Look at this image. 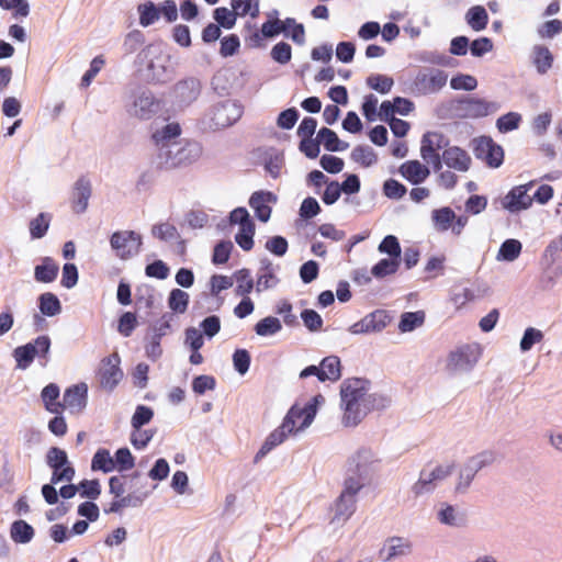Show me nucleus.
Returning a JSON list of instances; mask_svg holds the SVG:
<instances>
[{
	"instance_id": "13",
	"label": "nucleus",
	"mask_w": 562,
	"mask_h": 562,
	"mask_svg": "<svg viewBox=\"0 0 562 562\" xmlns=\"http://www.w3.org/2000/svg\"><path fill=\"white\" fill-rule=\"evenodd\" d=\"M436 519L439 524L450 528H464L468 516L464 509L448 502H441L436 507Z\"/></svg>"
},
{
	"instance_id": "47",
	"label": "nucleus",
	"mask_w": 562,
	"mask_h": 562,
	"mask_svg": "<svg viewBox=\"0 0 562 562\" xmlns=\"http://www.w3.org/2000/svg\"><path fill=\"white\" fill-rule=\"evenodd\" d=\"M137 12L139 14V24L143 27L154 24L159 19V9L151 1L140 3L137 7Z\"/></svg>"
},
{
	"instance_id": "2",
	"label": "nucleus",
	"mask_w": 562,
	"mask_h": 562,
	"mask_svg": "<svg viewBox=\"0 0 562 562\" xmlns=\"http://www.w3.org/2000/svg\"><path fill=\"white\" fill-rule=\"evenodd\" d=\"M325 398L323 395H315L308 403L304 406L299 404H294L288 414L285 415L282 425L273 430L257 454L255 456V461H259L266 454H268L274 447L281 445L290 434H294L307 428L314 420L318 405L323 404Z\"/></svg>"
},
{
	"instance_id": "44",
	"label": "nucleus",
	"mask_w": 562,
	"mask_h": 562,
	"mask_svg": "<svg viewBox=\"0 0 562 562\" xmlns=\"http://www.w3.org/2000/svg\"><path fill=\"white\" fill-rule=\"evenodd\" d=\"M91 468L94 471H102L104 473L112 472L115 470L114 457L110 454L109 450L99 449L92 458Z\"/></svg>"
},
{
	"instance_id": "57",
	"label": "nucleus",
	"mask_w": 562,
	"mask_h": 562,
	"mask_svg": "<svg viewBox=\"0 0 562 562\" xmlns=\"http://www.w3.org/2000/svg\"><path fill=\"white\" fill-rule=\"evenodd\" d=\"M367 85L371 89L385 94L391 91L394 81L391 77L385 75H371L367 78Z\"/></svg>"
},
{
	"instance_id": "22",
	"label": "nucleus",
	"mask_w": 562,
	"mask_h": 562,
	"mask_svg": "<svg viewBox=\"0 0 562 562\" xmlns=\"http://www.w3.org/2000/svg\"><path fill=\"white\" fill-rule=\"evenodd\" d=\"M277 202V195L270 191H256L249 199V205L255 211L257 218L268 222L271 216L270 203Z\"/></svg>"
},
{
	"instance_id": "23",
	"label": "nucleus",
	"mask_w": 562,
	"mask_h": 562,
	"mask_svg": "<svg viewBox=\"0 0 562 562\" xmlns=\"http://www.w3.org/2000/svg\"><path fill=\"white\" fill-rule=\"evenodd\" d=\"M441 157V161L457 171L465 172L471 165V157L468 153L457 146L446 148Z\"/></svg>"
},
{
	"instance_id": "39",
	"label": "nucleus",
	"mask_w": 562,
	"mask_h": 562,
	"mask_svg": "<svg viewBox=\"0 0 562 562\" xmlns=\"http://www.w3.org/2000/svg\"><path fill=\"white\" fill-rule=\"evenodd\" d=\"M452 471L453 465L447 463L438 464L430 470H423L420 473L435 490L442 481L451 475Z\"/></svg>"
},
{
	"instance_id": "25",
	"label": "nucleus",
	"mask_w": 562,
	"mask_h": 562,
	"mask_svg": "<svg viewBox=\"0 0 562 562\" xmlns=\"http://www.w3.org/2000/svg\"><path fill=\"white\" fill-rule=\"evenodd\" d=\"M90 196L91 182L86 178H79L74 186L71 198L72 210L78 214L83 213L88 207Z\"/></svg>"
},
{
	"instance_id": "54",
	"label": "nucleus",
	"mask_w": 562,
	"mask_h": 562,
	"mask_svg": "<svg viewBox=\"0 0 562 562\" xmlns=\"http://www.w3.org/2000/svg\"><path fill=\"white\" fill-rule=\"evenodd\" d=\"M543 333L535 327H528L525 329L522 338L519 342V348L522 352L529 351L536 344L543 340Z\"/></svg>"
},
{
	"instance_id": "52",
	"label": "nucleus",
	"mask_w": 562,
	"mask_h": 562,
	"mask_svg": "<svg viewBox=\"0 0 562 562\" xmlns=\"http://www.w3.org/2000/svg\"><path fill=\"white\" fill-rule=\"evenodd\" d=\"M400 266V259L387 258L381 259L376 265H374L371 269V273L375 278H384L386 276L393 274L397 271Z\"/></svg>"
},
{
	"instance_id": "61",
	"label": "nucleus",
	"mask_w": 562,
	"mask_h": 562,
	"mask_svg": "<svg viewBox=\"0 0 562 562\" xmlns=\"http://www.w3.org/2000/svg\"><path fill=\"white\" fill-rule=\"evenodd\" d=\"M0 7L4 10H13L14 18H25L30 13L27 0H0Z\"/></svg>"
},
{
	"instance_id": "46",
	"label": "nucleus",
	"mask_w": 562,
	"mask_h": 562,
	"mask_svg": "<svg viewBox=\"0 0 562 562\" xmlns=\"http://www.w3.org/2000/svg\"><path fill=\"white\" fill-rule=\"evenodd\" d=\"M351 159L363 167H370L378 160L376 154L370 146L358 145L351 151Z\"/></svg>"
},
{
	"instance_id": "10",
	"label": "nucleus",
	"mask_w": 562,
	"mask_h": 562,
	"mask_svg": "<svg viewBox=\"0 0 562 562\" xmlns=\"http://www.w3.org/2000/svg\"><path fill=\"white\" fill-rule=\"evenodd\" d=\"M46 462L53 469L50 482L58 484L59 482H70L75 476V469L68 460L66 451L60 448L53 447L47 451Z\"/></svg>"
},
{
	"instance_id": "56",
	"label": "nucleus",
	"mask_w": 562,
	"mask_h": 562,
	"mask_svg": "<svg viewBox=\"0 0 562 562\" xmlns=\"http://www.w3.org/2000/svg\"><path fill=\"white\" fill-rule=\"evenodd\" d=\"M278 283H279V279L270 269V265H268L267 267H265L260 270V274L258 276V279L256 282V291L258 293H260L268 289L274 288Z\"/></svg>"
},
{
	"instance_id": "4",
	"label": "nucleus",
	"mask_w": 562,
	"mask_h": 562,
	"mask_svg": "<svg viewBox=\"0 0 562 562\" xmlns=\"http://www.w3.org/2000/svg\"><path fill=\"white\" fill-rule=\"evenodd\" d=\"M52 340L47 335H41L34 340L16 347L12 351L16 369L26 370L37 357L45 366L49 360Z\"/></svg>"
},
{
	"instance_id": "3",
	"label": "nucleus",
	"mask_w": 562,
	"mask_h": 562,
	"mask_svg": "<svg viewBox=\"0 0 562 562\" xmlns=\"http://www.w3.org/2000/svg\"><path fill=\"white\" fill-rule=\"evenodd\" d=\"M202 155V146L198 142H177L157 154L158 164L166 169L190 165Z\"/></svg>"
},
{
	"instance_id": "33",
	"label": "nucleus",
	"mask_w": 562,
	"mask_h": 562,
	"mask_svg": "<svg viewBox=\"0 0 562 562\" xmlns=\"http://www.w3.org/2000/svg\"><path fill=\"white\" fill-rule=\"evenodd\" d=\"M60 390L55 383L46 385L41 393L42 401L45 408L53 414H60L63 412V402H59Z\"/></svg>"
},
{
	"instance_id": "17",
	"label": "nucleus",
	"mask_w": 562,
	"mask_h": 562,
	"mask_svg": "<svg viewBox=\"0 0 562 562\" xmlns=\"http://www.w3.org/2000/svg\"><path fill=\"white\" fill-rule=\"evenodd\" d=\"M533 186L535 181H529L526 184L514 187L503 199L504 209L510 213L529 209L532 205V198L528 192Z\"/></svg>"
},
{
	"instance_id": "59",
	"label": "nucleus",
	"mask_w": 562,
	"mask_h": 562,
	"mask_svg": "<svg viewBox=\"0 0 562 562\" xmlns=\"http://www.w3.org/2000/svg\"><path fill=\"white\" fill-rule=\"evenodd\" d=\"M115 469L120 472L132 470L135 459L127 448H120L114 454Z\"/></svg>"
},
{
	"instance_id": "50",
	"label": "nucleus",
	"mask_w": 562,
	"mask_h": 562,
	"mask_svg": "<svg viewBox=\"0 0 562 562\" xmlns=\"http://www.w3.org/2000/svg\"><path fill=\"white\" fill-rule=\"evenodd\" d=\"M238 14L234 9L229 10L225 7L216 8L213 12V18L217 25L226 30H231L236 24Z\"/></svg>"
},
{
	"instance_id": "58",
	"label": "nucleus",
	"mask_w": 562,
	"mask_h": 562,
	"mask_svg": "<svg viewBox=\"0 0 562 562\" xmlns=\"http://www.w3.org/2000/svg\"><path fill=\"white\" fill-rule=\"evenodd\" d=\"M475 475L464 465L461 467L454 483V493L463 495L468 493Z\"/></svg>"
},
{
	"instance_id": "7",
	"label": "nucleus",
	"mask_w": 562,
	"mask_h": 562,
	"mask_svg": "<svg viewBox=\"0 0 562 562\" xmlns=\"http://www.w3.org/2000/svg\"><path fill=\"white\" fill-rule=\"evenodd\" d=\"M379 459L369 448L358 449L349 459L346 479L361 482V488L375 471Z\"/></svg>"
},
{
	"instance_id": "55",
	"label": "nucleus",
	"mask_w": 562,
	"mask_h": 562,
	"mask_svg": "<svg viewBox=\"0 0 562 562\" xmlns=\"http://www.w3.org/2000/svg\"><path fill=\"white\" fill-rule=\"evenodd\" d=\"M521 115L517 112H508L499 116L496 121V127L501 133H508L519 127Z\"/></svg>"
},
{
	"instance_id": "16",
	"label": "nucleus",
	"mask_w": 562,
	"mask_h": 562,
	"mask_svg": "<svg viewBox=\"0 0 562 562\" xmlns=\"http://www.w3.org/2000/svg\"><path fill=\"white\" fill-rule=\"evenodd\" d=\"M100 385L109 391H112L123 378V372L120 368V357L113 353L101 361L99 368Z\"/></svg>"
},
{
	"instance_id": "37",
	"label": "nucleus",
	"mask_w": 562,
	"mask_h": 562,
	"mask_svg": "<svg viewBox=\"0 0 562 562\" xmlns=\"http://www.w3.org/2000/svg\"><path fill=\"white\" fill-rule=\"evenodd\" d=\"M38 308L43 315L54 317L60 314L61 304L54 293L45 292L38 296Z\"/></svg>"
},
{
	"instance_id": "43",
	"label": "nucleus",
	"mask_w": 562,
	"mask_h": 562,
	"mask_svg": "<svg viewBox=\"0 0 562 562\" xmlns=\"http://www.w3.org/2000/svg\"><path fill=\"white\" fill-rule=\"evenodd\" d=\"M234 279L237 283L235 293L238 296H249L255 288L251 273L248 269H240L234 273Z\"/></svg>"
},
{
	"instance_id": "29",
	"label": "nucleus",
	"mask_w": 562,
	"mask_h": 562,
	"mask_svg": "<svg viewBox=\"0 0 562 562\" xmlns=\"http://www.w3.org/2000/svg\"><path fill=\"white\" fill-rule=\"evenodd\" d=\"M531 60L539 75H546L553 65V54L544 45H535L531 50Z\"/></svg>"
},
{
	"instance_id": "21",
	"label": "nucleus",
	"mask_w": 562,
	"mask_h": 562,
	"mask_svg": "<svg viewBox=\"0 0 562 562\" xmlns=\"http://www.w3.org/2000/svg\"><path fill=\"white\" fill-rule=\"evenodd\" d=\"M159 109V102L149 91H140L128 106L127 111L132 116L148 120Z\"/></svg>"
},
{
	"instance_id": "41",
	"label": "nucleus",
	"mask_w": 562,
	"mask_h": 562,
	"mask_svg": "<svg viewBox=\"0 0 562 562\" xmlns=\"http://www.w3.org/2000/svg\"><path fill=\"white\" fill-rule=\"evenodd\" d=\"M254 330L260 337L274 336L282 330V323L278 317L267 316L255 325Z\"/></svg>"
},
{
	"instance_id": "8",
	"label": "nucleus",
	"mask_w": 562,
	"mask_h": 562,
	"mask_svg": "<svg viewBox=\"0 0 562 562\" xmlns=\"http://www.w3.org/2000/svg\"><path fill=\"white\" fill-rule=\"evenodd\" d=\"M140 59H149L147 65V78L157 83H165L170 81L175 71L169 66V58L167 56L157 55L156 49L149 45L145 47L138 55Z\"/></svg>"
},
{
	"instance_id": "32",
	"label": "nucleus",
	"mask_w": 562,
	"mask_h": 562,
	"mask_svg": "<svg viewBox=\"0 0 562 562\" xmlns=\"http://www.w3.org/2000/svg\"><path fill=\"white\" fill-rule=\"evenodd\" d=\"M148 496V493L144 494H127L122 495L121 497H115V499L109 505V508L104 509L105 513H120L124 508L128 507H139Z\"/></svg>"
},
{
	"instance_id": "40",
	"label": "nucleus",
	"mask_w": 562,
	"mask_h": 562,
	"mask_svg": "<svg viewBox=\"0 0 562 562\" xmlns=\"http://www.w3.org/2000/svg\"><path fill=\"white\" fill-rule=\"evenodd\" d=\"M52 215L49 213L42 212L36 217L32 218L29 224L30 235L32 239L43 238L50 225Z\"/></svg>"
},
{
	"instance_id": "45",
	"label": "nucleus",
	"mask_w": 562,
	"mask_h": 562,
	"mask_svg": "<svg viewBox=\"0 0 562 562\" xmlns=\"http://www.w3.org/2000/svg\"><path fill=\"white\" fill-rule=\"evenodd\" d=\"M522 245L517 239H506L499 247L496 256L497 260L512 262L516 260L521 252Z\"/></svg>"
},
{
	"instance_id": "15",
	"label": "nucleus",
	"mask_w": 562,
	"mask_h": 562,
	"mask_svg": "<svg viewBox=\"0 0 562 562\" xmlns=\"http://www.w3.org/2000/svg\"><path fill=\"white\" fill-rule=\"evenodd\" d=\"M390 323V317L385 311L376 310L359 322L352 324L348 330L352 335H363V334H372L379 333L383 330L387 324Z\"/></svg>"
},
{
	"instance_id": "30",
	"label": "nucleus",
	"mask_w": 562,
	"mask_h": 562,
	"mask_svg": "<svg viewBox=\"0 0 562 562\" xmlns=\"http://www.w3.org/2000/svg\"><path fill=\"white\" fill-rule=\"evenodd\" d=\"M35 536L34 528L25 520L19 519L11 524L10 538L14 543L26 544L30 543Z\"/></svg>"
},
{
	"instance_id": "42",
	"label": "nucleus",
	"mask_w": 562,
	"mask_h": 562,
	"mask_svg": "<svg viewBox=\"0 0 562 562\" xmlns=\"http://www.w3.org/2000/svg\"><path fill=\"white\" fill-rule=\"evenodd\" d=\"M465 19L470 27L476 32L484 30L488 22L487 12L481 5H475L469 9Z\"/></svg>"
},
{
	"instance_id": "6",
	"label": "nucleus",
	"mask_w": 562,
	"mask_h": 562,
	"mask_svg": "<svg viewBox=\"0 0 562 562\" xmlns=\"http://www.w3.org/2000/svg\"><path fill=\"white\" fill-rule=\"evenodd\" d=\"M482 349L477 344H467L451 350L446 360V371L449 374L470 372L479 362Z\"/></svg>"
},
{
	"instance_id": "11",
	"label": "nucleus",
	"mask_w": 562,
	"mask_h": 562,
	"mask_svg": "<svg viewBox=\"0 0 562 562\" xmlns=\"http://www.w3.org/2000/svg\"><path fill=\"white\" fill-rule=\"evenodd\" d=\"M474 155L491 168H498L504 160V150L491 137L482 136L474 140Z\"/></svg>"
},
{
	"instance_id": "64",
	"label": "nucleus",
	"mask_w": 562,
	"mask_h": 562,
	"mask_svg": "<svg viewBox=\"0 0 562 562\" xmlns=\"http://www.w3.org/2000/svg\"><path fill=\"white\" fill-rule=\"evenodd\" d=\"M151 234L154 237L165 241L175 240L178 237L177 228L169 223H161L153 226Z\"/></svg>"
},
{
	"instance_id": "62",
	"label": "nucleus",
	"mask_w": 562,
	"mask_h": 562,
	"mask_svg": "<svg viewBox=\"0 0 562 562\" xmlns=\"http://www.w3.org/2000/svg\"><path fill=\"white\" fill-rule=\"evenodd\" d=\"M271 58L279 64H288L292 57V48L285 42H279L270 52Z\"/></svg>"
},
{
	"instance_id": "63",
	"label": "nucleus",
	"mask_w": 562,
	"mask_h": 562,
	"mask_svg": "<svg viewBox=\"0 0 562 562\" xmlns=\"http://www.w3.org/2000/svg\"><path fill=\"white\" fill-rule=\"evenodd\" d=\"M153 416L154 412L150 407L138 405L132 416L131 425L133 428H142L151 420Z\"/></svg>"
},
{
	"instance_id": "26",
	"label": "nucleus",
	"mask_w": 562,
	"mask_h": 562,
	"mask_svg": "<svg viewBox=\"0 0 562 562\" xmlns=\"http://www.w3.org/2000/svg\"><path fill=\"white\" fill-rule=\"evenodd\" d=\"M173 92L180 103L190 104L200 95L201 82L195 78H188L186 80L179 81L175 86Z\"/></svg>"
},
{
	"instance_id": "18",
	"label": "nucleus",
	"mask_w": 562,
	"mask_h": 562,
	"mask_svg": "<svg viewBox=\"0 0 562 562\" xmlns=\"http://www.w3.org/2000/svg\"><path fill=\"white\" fill-rule=\"evenodd\" d=\"M497 102L480 98H465L459 101V111L467 117H483L498 111Z\"/></svg>"
},
{
	"instance_id": "35",
	"label": "nucleus",
	"mask_w": 562,
	"mask_h": 562,
	"mask_svg": "<svg viewBox=\"0 0 562 562\" xmlns=\"http://www.w3.org/2000/svg\"><path fill=\"white\" fill-rule=\"evenodd\" d=\"M434 227L437 232H446L451 228L456 213L448 206L434 210L431 213Z\"/></svg>"
},
{
	"instance_id": "12",
	"label": "nucleus",
	"mask_w": 562,
	"mask_h": 562,
	"mask_svg": "<svg viewBox=\"0 0 562 562\" xmlns=\"http://www.w3.org/2000/svg\"><path fill=\"white\" fill-rule=\"evenodd\" d=\"M243 114L241 106L227 100L213 106L211 111L212 126L225 128L237 122Z\"/></svg>"
},
{
	"instance_id": "36",
	"label": "nucleus",
	"mask_w": 562,
	"mask_h": 562,
	"mask_svg": "<svg viewBox=\"0 0 562 562\" xmlns=\"http://www.w3.org/2000/svg\"><path fill=\"white\" fill-rule=\"evenodd\" d=\"M294 24L293 18H286L285 20L273 19L268 20L261 25V34L266 38H272L280 33L286 32L290 26Z\"/></svg>"
},
{
	"instance_id": "28",
	"label": "nucleus",
	"mask_w": 562,
	"mask_h": 562,
	"mask_svg": "<svg viewBox=\"0 0 562 562\" xmlns=\"http://www.w3.org/2000/svg\"><path fill=\"white\" fill-rule=\"evenodd\" d=\"M400 172L413 184L424 182L430 173L429 169L418 160H409L404 162L400 167Z\"/></svg>"
},
{
	"instance_id": "53",
	"label": "nucleus",
	"mask_w": 562,
	"mask_h": 562,
	"mask_svg": "<svg viewBox=\"0 0 562 562\" xmlns=\"http://www.w3.org/2000/svg\"><path fill=\"white\" fill-rule=\"evenodd\" d=\"M254 235L255 224L247 223L245 226H239L235 240L241 249L249 251L254 247Z\"/></svg>"
},
{
	"instance_id": "27",
	"label": "nucleus",
	"mask_w": 562,
	"mask_h": 562,
	"mask_svg": "<svg viewBox=\"0 0 562 562\" xmlns=\"http://www.w3.org/2000/svg\"><path fill=\"white\" fill-rule=\"evenodd\" d=\"M58 272V263L46 256L41 258L40 263L34 267V279L41 283H52L56 280Z\"/></svg>"
},
{
	"instance_id": "51",
	"label": "nucleus",
	"mask_w": 562,
	"mask_h": 562,
	"mask_svg": "<svg viewBox=\"0 0 562 562\" xmlns=\"http://www.w3.org/2000/svg\"><path fill=\"white\" fill-rule=\"evenodd\" d=\"M189 294L180 289H173L168 297V306L175 313L182 314L187 311Z\"/></svg>"
},
{
	"instance_id": "48",
	"label": "nucleus",
	"mask_w": 562,
	"mask_h": 562,
	"mask_svg": "<svg viewBox=\"0 0 562 562\" xmlns=\"http://www.w3.org/2000/svg\"><path fill=\"white\" fill-rule=\"evenodd\" d=\"M259 0H232L231 7L236 11L238 16L250 15L252 19L260 13Z\"/></svg>"
},
{
	"instance_id": "34",
	"label": "nucleus",
	"mask_w": 562,
	"mask_h": 562,
	"mask_svg": "<svg viewBox=\"0 0 562 562\" xmlns=\"http://www.w3.org/2000/svg\"><path fill=\"white\" fill-rule=\"evenodd\" d=\"M496 460L493 451L484 450L470 457L463 465L467 467L474 475L486 467L492 465Z\"/></svg>"
},
{
	"instance_id": "1",
	"label": "nucleus",
	"mask_w": 562,
	"mask_h": 562,
	"mask_svg": "<svg viewBox=\"0 0 562 562\" xmlns=\"http://www.w3.org/2000/svg\"><path fill=\"white\" fill-rule=\"evenodd\" d=\"M342 424L346 427L357 426L371 411L389 405V398L370 392V383L362 379H348L340 387Z\"/></svg>"
},
{
	"instance_id": "31",
	"label": "nucleus",
	"mask_w": 562,
	"mask_h": 562,
	"mask_svg": "<svg viewBox=\"0 0 562 562\" xmlns=\"http://www.w3.org/2000/svg\"><path fill=\"white\" fill-rule=\"evenodd\" d=\"M319 381H338L341 376L340 359L337 356H328L324 358L321 363Z\"/></svg>"
},
{
	"instance_id": "5",
	"label": "nucleus",
	"mask_w": 562,
	"mask_h": 562,
	"mask_svg": "<svg viewBox=\"0 0 562 562\" xmlns=\"http://www.w3.org/2000/svg\"><path fill=\"white\" fill-rule=\"evenodd\" d=\"M361 490V482L345 479L344 488L331 507V524L345 525L353 515L357 507V494Z\"/></svg>"
},
{
	"instance_id": "19",
	"label": "nucleus",
	"mask_w": 562,
	"mask_h": 562,
	"mask_svg": "<svg viewBox=\"0 0 562 562\" xmlns=\"http://www.w3.org/2000/svg\"><path fill=\"white\" fill-rule=\"evenodd\" d=\"M413 551V543L408 538L393 536L385 540L380 550V558L390 562L398 558L409 555Z\"/></svg>"
},
{
	"instance_id": "14",
	"label": "nucleus",
	"mask_w": 562,
	"mask_h": 562,
	"mask_svg": "<svg viewBox=\"0 0 562 562\" xmlns=\"http://www.w3.org/2000/svg\"><path fill=\"white\" fill-rule=\"evenodd\" d=\"M447 79L448 76L443 70L429 69L416 76L414 87L420 94L435 93L446 86Z\"/></svg>"
},
{
	"instance_id": "9",
	"label": "nucleus",
	"mask_w": 562,
	"mask_h": 562,
	"mask_svg": "<svg viewBox=\"0 0 562 562\" xmlns=\"http://www.w3.org/2000/svg\"><path fill=\"white\" fill-rule=\"evenodd\" d=\"M110 245L120 259L127 260L138 255L142 246V236L134 231L115 232L110 238Z\"/></svg>"
},
{
	"instance_id": "24",
	"label": "nucleus",
	"mask_w": 562,
	"mask_h": 562,
	"mask_svg": "<svg viewBox=\"0 0 562 562\" xmlns=\"http://www.w3.org/2000/svg\"><path fill=\"white\" fill-rule=\"evenodd\" d=\"M181 134V127L178 123H168L153 134V139L157 147V154H161L173 143L178 142Z\"/></svg>"
},
{
	"instance_id": "38",
	"label": "nucleus",
	"mask_w": 562,
	"mask_h": 562,
	"mask_svg": "<svg viewBox=\"0 0 562 562\" xmlns=\"http://www.w3.org/2000/svg\"><path fill=\"white\" fill-rule=\"evenodd\" d=\"M317 138L328 151H341L348 148V143L341 142L330 128L323 127L318 131Z\"/></svg>"
},
{
	"instance_id": "60",
	"label": "nucleus",
	"mask_w": 562,
	"mask_h": 562,
	"mask_svg": "<svg viewBox=\"0 0 562 562\" xmlns=\"http://www.w3.org/2000/svg\"><path fill=\"white\" fill-rule=\"evenodd\" d=\"M154 435L155 430L151 429L133 428L130 440L135 449L142 450L149 443Z\"/></svg>"
},
{
	"instance_id": "20",
	"label": "nucleus",
	"mask_w": 562,
	"mask_h": 562,
	"mask_svg": "<svg viewBox=\"0 0 562 562\" xmlns=\"http://www.w3.org/2000/svg\"><path fill=\"white\" fill-rule=\"evenodd\" d=\"M88 402V385L83 382L68 387L63 396V409H68L72 414L81 413Z\"/></svg>"
},
{
	"instance_id": "49",
	"label": "nucleus",
	"mask_w": 562,
	"mask_h": 562,
	"mask_svg": "<svg viewBox=\"0 0 562 562\" xmlns=\"http://www.w3.org/2000/svg\"><path fill=\"white\" fill-rule=\"evenodd\" d=\"M424 321H425V313L422 311L404 313L401 316L398 329L402 333L413 331L417 327L422 326L424 324Z\"/></svg>"
}]
</instances>
